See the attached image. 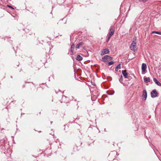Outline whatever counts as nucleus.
<instances>
[{"instance_id":"f257e3e1","label":"nucleus","mask_w":161,"mask_h":161,"mask_svg":"<svg viewBox=\"0 0 161 161\" xmlns=\"http://www.w3.org/2000/svg\"><path fill=\"white\" fill-rule=\"evenodd\" d=\"M114 26H111L110 27L109 32L108 34V38L107 42L110 39L111 36L114 34Z\"/></svg>"},{"instance_id":"f03ea898","label":"nucleus","mask_w":161,"mask_h":161,"mask_svg":"<svg viewBox=\"0 0 161 161\" xmlns=\"http://www.w3.org/2000/svg\"><path fill=\"white\" fill-rule=\"evenodd\" d=\"M113 58L110 56L108 55H105L102 58V60L104 62L106 63L108 61L111 60Z\"/></svg>"},{"instance_id":"7ed1b4c3","label":"nucleus","mask_w":161,"mask_h":161,"mask_svg":"<svg viewBox=\"0 0 161 161\" xmlns=\"http://www.w3.org/2000/svg\"><path fill=\"white\" fill-rule=\"evenodd\" d=\"M130 49L134 51L137 50L136 48V43L135 41H133L131 43L130 47Z\"/></svg>"},{"instance_id":"20e7f679","label":"nucleus","mask_w":161,"mask_h":161,"mask_svg":"<svg viewBox=\"0 0 161 161\" xmlns=\"http://www.w3.org/2000/svg\"><path fill=\"white\" fill-rule=\"evenodd\" d=\"M158 93L155 89L153 90L151 92V97L155 98L158 97Z\"/></svg>"},{"instance_id":"39448f33","label":"nucleus","mask_w":161,"mask_h":161,"mask_svg":"<svg viewBox=\"0 0 161 161\" xmlns=\"http://www.w3.org/2000/svg\"><path fill=\"white\" fill-rule=\"evenodd\" d=\"M147 68V66L146 64L144 63L142 64V74H143L145 73Z\"/></svg>"},{"instance_id":"423d86ee","label":"nucleus","mask_w":161,"mask_h":161,"mask_svg":"<svg viewBox=\"0 0 161 161\" xmlns=\"http://www.w3.org/2000/svg\"><path fill=\"white\" fill-rule=\"evenodd\" d=\"M109 52V49L107 48H105L101 52V55H103L105 54L108 53Z\"/></svg>"},{"instance_id":"0eeeda50","label":"nucleus","mask_w":161,"mask_h":161,"mask_svg":"<svg viewBox=\"0 0 161 161\" xmlns=\"http://www.w3.org/2000/svg\"><path fill=\"white\" fill-rule=\"evenodd\" d=\"M147 96V92L146 90H144L142 92V97L143 99L146 100Z\"/></svg>"},{"instance_id":"6e6552de","label":"nucleus","mask_w":161,"mask_h":161,"mask_svg":"<svg viewBox=\"0 0 161 161\" xmlns=\"http://www.w3.org/2000/svg\"><path fill=\"white\" fill-rule=\"evenodd\" d=\"M122 74L124 76L125 78H128V73H127L126 70H123L122 71Z\"/></svg>"},{"instance_id":"1a4fd4ad","label":"nucleus","mask_w":161,"mask_h":161,"mask_svg":"<svg viewBox=\"0 0 161 161\" xmlns=\"http://www.w3.org/2000/svg\"><path fill=\"white\" fill-rule=\"evenodd\" d=\"M153 81L156 84L159 86H161V84L160 82L155 78H154L153 79Z\"/></svg>"},{"instance_id":"9d476101","label":"nucleus","mask_w":161,"mask_h":161,"mask_svg":"<svg viewBox=\"0 0 161 161\" xmlns=\"http://www.w3.org/2000/svg\"><path fill=\"white\" fill-rule=\"evenodd\" d=\"M84 44L83 42H80L78 43L76 46V48L77 49L79 48L80 46Z\"/></svg>"},{"instance_id":"9b49d317","label":"nucleus","mask_w":161,"mask_h":161,"mask_svg":"<svg viewBox=\"0 0 161 161\" xmlns=\"http://www.w3.org/2000/svg\"><path fill=\"white\" fill-rule=\"evenodd\" d=\"M82 57L79 55H78L76 57V59L78 61H80L82 59Z\"/></svg>"},{"instance_id":"f8f14e48","label":"nucleus","mask_w":161,"mask_h":161,"mask_svg":"<svg viewBox=\"0 0 161 161\" xmlns=\"http://www.w3.org/2000/svg\"><path fill=\"white\" fill-rule=\"evenodd\" d=\"M144 80L145 83H147L150 81V79L149 77H146L144 78Z\"/></svg>"},{"instance_id":"ddd939ff","label":"nucleus","mask_w":161,"mask_h":161,"mask_svg":"<svg viewBox=\"0 0 161 161\" xmlns=\"http://www.w3.org/2000/svg\"><path fill=\"white\" fill-rule=\"evenodd\" d=\"M121 68V64H119L115 68V70L116 71H117L119 69Z\"/></svg>"},{"instance_id":"4468645a","label":"nucleus","mask_w":161,"mask_h":161,"mask_svg":"<svg viewBox=\"0 0 161 161\" xmlns=\"http://www.w3.org/2000/svg\"><path fill=\"white\" fill-rule=\"evenodd\" d=\"M119 80L120 82L122 84H123V76L122 75H121L120 77V78L119 79Z\"/></svg>"},{"instance_id":"2eb2a0df","label":"nucleus","mask_w":161,"mask_h":161,"mask_svg":"<svg viewBox=\"0 0 161 161\" xmlns=\"http://www.w3.org/2000/svg\"><path fill=\"white\" fill-rule=\"evenodd\" d=\"M152 33H156L158 34L161 35V31H152Z\"/></svg>"},{"instance_id":"dca6fc26","label":"nucleus","mask_w":161,"mask_h":161,"mask_svg":"<svg viewBox=\"0 0 161 161\" xmlns=\"http://www.w3.org/2000/svg\"><path fill=\"white\" fill-rule=\"evenodd\" d=\"M75 45L74 44H72L71 46V51L72 52H73V49L74 48V47H75Z\"/></svg>"},{"instance_id":"f3484780","label":"nucleus","mask_w":161,"mask_h":161,"mask_svg":"<svg viewBox=\"0 0 161 161\" xmlns=\"http://www.w3.org/2000/svg\"><path fill=\"white\" fill-rule=\"evenodd\" d=\"M114 62H113V61H110L108 63V65L110 66L111 65H112L114 64Z\"/></svg>"},{"instance_id":"a211bd4d","label":"nucleus","mask_w":161,"mask_h":161,"mask_svg":"<svg viewBox=\"0 0 161 161\" xmlns=\"http://www.w3.org/2000/svg\"><path fill=\"white\" fill-rule=\"evenodd\" d=\"M67 98V97L65 96H63L62 97V100H64L65 98Z\"/></svg>"},{"instance_id":"6ab92c4d","label":"nucleus","mask_w":161,"mask_h":161,"mask_svg":"<svg viewBox=\"0 0 161 161\" xmlns=\"http://www.w3.org/2000/svg\"><path fill=\"white\" fill-rule=\"evenodd\" d=\"M7 6H8V7H9V8H12V9H14V8H13V7L12 6H11L9 5H7Z\"/></svg>"},{"instance_id":"aec40b11","label":"nucleus","mask_w":161,"mask_h":161,"mask_svg":"<svg viewBox=\"0 0 161 161\" xmlns=\"http://www.w3.org/2000/svg\"><path fill=\"white\" fill-rule=\"evenodd\" d=\"M58 142H59V140L58 139H57L56 142V143H57Z\"/></svg>"},{"instance_id":"412c9836","label":"nucleus","mask_w":161,"mask_h":161,"mask_svg":"<svg viewBox=\"0 0 161 161\" xmlns=\"http://www.w3.org/2000/svg\"><path fill=\"white\" fill-rule=\"evenodd\" d=\"M114 92H113V93H111V94H110V95H113V94H114Z\"/></svg>"},{"instance_id":"4be33fe9","label":"nucleus","mask_w":161,"mask_h":161,"mask_svg":"<svg viewBox=\"0 0 161 161\" xmlns=\"http://www.w3.org/2000/svg\"><path fill=\"white\" fill-rule=\"evenodd\" d=\"M52 122H51V124H52Z\"/></svg>"},{"instance_id":"5701e85b","label":"nucleus","mask_w":161,"mask_h":161,"mask_svg":"<svg viewBox=\"0 0 161 161\" xmlns=\"http://www.w3.org/2000/svg\"><path fill=\"white\" fill-rule=\"evenodd\" d=\"M59 146H60V143H59Z\"/></svg>"}]
</instances>
